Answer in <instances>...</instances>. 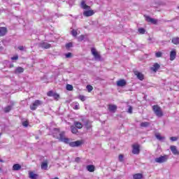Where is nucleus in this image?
Instances as JSON below:
<instances>
[{
    "label": "nucleus",
    "mask_w": 179,
    "mask_h": 179,
    "mask_svg": "<svg viewBox=\"0 0 179 179\" xmlns=\"http://www.w3.org/2000/svg\"><path fill=\"white\" fill-rule=\"evenodd\" d=\"M152 110L155 114V115H157V117H163V111L162 110V108H160V106L155 105L152 106Z\"/></svg>",
    "instance_id": "f257e3e1"
},
{
    "label": "nucleus",
    "mask_w": 179,
    "mask_h": 179,
    "mask_svg": "<svg viewBox=\"0 0 179 179\" xmlns=\"http://www.w3.org/2000/svg\"><path fill=\"white\" fill-rule=\"evenodd\" d=\"M40 106H43V101L38 99L35 100L34 103L30 105V109L32 111L37 110V107H40Z\"/></svg>",
    "instance_id": "f03ea898"
},
{
    "label": "nucleus",
    "mask_w": 179,
    "mask_h": 179,
    "mask_svg": "<svg viewBox=\"0 0 179 179\" xmlns=\"http://www.w3.org/2000/svg\"><path fill=\"white\" fill-rule=\"evenodd\" d=\"M59 139L61 141V142H64V143H69V138H65V132L64 131L59 133Z\"/></svg>",
    "instance_id": "7ed1b4c3"
},
{
    "label": "nucleus",
    "mask_w": 179,
    "mask_h": 179,
    "mask_svg": "<svg viewBox=\"0 0 179 179\" xmlns=\"http://www.w3.org/2000/svg\"><path fill=\"white\" fill-rule=\"evenodd\" d=\"M82 143H83L82 141H76L69 143V145L71 148H79V146L82 145Z\"/></svg>",
    "instance_id": "20e7f679"
},
{
    "label": "nucleus",
    "mask_w": 179,
    "mask_h": 179,
    "mask_svg": "<svg viewBox=\"0 0 179 179\" xmlns=\"http://www.w3.org/2000/svg\"><path fill=\"white\" fill-rule=\"evenodd\" d=\"M132 148H133L132 154L133 155H139V153L141 152V150L139 149L140 148L139 144H134Z\"/></svg>",
    "instance_id": "39448f33"
},
{
    "label": "nucleus",
    "mask_w": 179,
    "mask_h": 179,
    "mask_svg": "<svg viewBox=\"0 0 179 179\" xmlns=\"http://www.w3.org/2000/svg\"><path fill=\"white\" fill-rule=\"evenodd\" d=\"M167 155L165 156H161L159 157L155 158V162L156 163H164L165 162H167Z\"/></svg>",
    "instance_id": "423d86ee"
},
{
    "label": "nucleus",
    "mask_w": 179,
    "mask_h": 179,
    "mask_svg": "<svg viewBox=\"0 0 179 179\" xmlns=\"http://www.w3.org/2000/svg\"><path fill=\"white\" fill-rule=\"evenodd\" d=\"M91 52H92V55H94V57L95 58V59H96V61H100V58H101L100 55L97 52L96 49L92 48Z\"/></svg>",
    "instance_id": "0eeeda50"
},
{
    "label": "nucleus",
    "mask_w": 179,
    "mask_h": 179,
    "mask_svg": "<svg viewBox=\"0 0 179 179\" xmlns=\"http://www.w3.org/2000/svg\"><path fill=\"white\" fill-rule=\"evenodd\" d=\"M134 75L139 79V80H143V79H145L143 74L138 71H134Z\"/></svg>",
    "instance_id": "6e6552de"
},
{
    "label": "nucleus",
    "mask_w": 179,
    "mask_h": 179,
    "mask_svg": "<svg viewBox=\"0 0 179 179\" xmlns=\"http://www.w3.org/2000/svg\"><path fill=\"white\" fill-rule=\"evenodd\" d=\"M170 149H171V152H172L173 155H179V151L177 149V146L171 145Z\"/></svg>",
    "instance_id": "1a4fd4ad"
},
{
    "label": "nucleus",
    "mask_w": 179,
    "mask_h": 179,
    "mask_svg": "<svg viewBox=\"0 0 179 179\" xmlns=\"http://www.w3.org/2000/svg\"><path fill=\"white\" fill-rule=\"evenodd\" d=\"M127 85V81L125 80H120L117 81V86L119 87H124V86H126Z\"/></svg>",
    "instance_id": "9d476101"
},
{
    "label": "nucleus",
    "mask_w": 179,
    "mask_h": 179,
    "mask_svg": "<svg viewBox=\"0 0 179 179\" xmlns=\"http://www.w3.org/2000/svg\"><path fill=\"white\" fill-rule=\"evenodd\" d=\"M94 15V12L92 10H85L83 12V15L89 17V16H93Z\"/></svg>",
    "instance_id": "9b49d317"
},
{
    "label": "nucleus",
    "mask_w": 179,
    "mask_h": 179,
    "mask_svg": "<svg viewBox=\"0 0 179 179\" xmlns=\"http://www.w3.org/2000/svg\"><path fill=\"white\" fill-rule=\"evenodd\" d=\"M159 69H160V64L157 63H155L153 66L151 67V71H153V72H157Z\"/></svg>",
    "instance_id": "f8f14e48"
},
{
    "label": "nucleus",
    "mask_w": 179,
    "mask_h": 179,
    "mask_svg": "<svg viewBox=\"0 0 179 179\" xmlns=\"http://www.w3.org/2000/svg\"><path fill=\"white\" fill-rule=\"evenodd\" d=\"M145 20L148 22L149 23H152V24H156L157 23V21L155 20L154 18H152L149 16L145 17Z\"/></svg>",
    "instance_id": "ddd939ff"
},
{
    "label": "nucleus",
    "mask_w": 179,
    "mask_h": 179,
    "mask_svg": "<svg viewBox=\"0 0 179 179\" xmlns=\"http://www.w3.org/2000/svg\"><path fill=\"white\" fill-rule=\"evenodd\" d=\"M6 33H8L6 27H0V37H3Z\"/></svg>",
    "instance_id": "4468645a"
},
{
    "label": "nucleus",
    "mask_w": 179,
    "mask_h": 179,
    "mask_svg": "<svg viewBox=\"0 0 179 179\" xmlns=\"http://www.w3.org/2000/svg\"><path fill=\"white\" fill-rule=\"evenodd\" d=\"M40 47H41V48H45L47 50L48 48H51V44L43 42L42 43H40Z\"/></svg>",
    "instance_id": "2eb2a0df"
},
{
    "label": "nucleus",
    "mask_w": 179,
    "mask_h": 179,
    "mask_svg": "<svg viewBox=\"0 0 179 179\" xmlns=\"http://www.w3.org/2000/svg\"><path fill=\"white\" fill-rule=\"evenodd\" d=\"M42 170H48V161H44L41 165Z\"/></svg>",
    "instance_id": "dca6fc26"
},
{
    "label": "nucleus",
    "mask_w": 179,
    "mask_h": 179,
    "mask_svg": "<svg viewBox=\"0 0 179 179\" xmlns=\"http://www.w3.org/2000/svg\"><path fill=\"white\" fill-rule=\"evenodd\" d=\"M176 57H177V52L174 50L171 51L170 61H174V59H176Z\"/></svg>",
    "instance_id": "f3484780"
},
{
    "label": "nucleus",
    "mask_w": 179,
    "mask_h": 179,
    "mask_svg": "<svg viewBox=\"0 0 179 179\" xmlns=\"http://www.w3.org/2000/svg\"><path fill=\"white\" fill-rule=\"evenodd\" d=\"M108 110L110 113H115L117 111V106L110 104L108 106Z\"/></svg>",
    "instance_id": "a211bd4d"
},
{
    "label": "nucleus",
    "mask_w": 179,
    "mask_h": 179,
    "mask_svg": "<svg viewBox=\"0 0 179 179\" xmlns=\"http://www.w3.org/2000/svg\"><path fill=\"white\" fill-rule=\"evenodd\" d=\"M155 137L158 141H160L161 142H163V141L166 139V137L162 136L160 133L155 134Z\"/></svg>",
    "instance_id": "6ab92c4d"
},
{
    "label": "nucleus",
    "mask_w": 179,
    "mask_h": 179,
    "mask_svg": "<svg viewBox=\"0 0 179 179\" xmlns=\"http://www.w3.org/2000/svg\"><path fill=\"white\" fill-rule=\"evenodd\" d=\"M149 125H150V123L149 122H143L141 123L140 127L141 128H148Z\"/></svg>",
    "instance_id": "aec40b11"
},
{
    "label": "nucleus",
    "mask_w": 179,
    "mask_h": 179,
    "mask_svg": "<svg viewBox=\"0 0 179 179\" xmlns=\"http://www.w3.org/2000/svg\"><path fill=\"white\" fill-rule=\"evenodd\" d=\"M171 43L175 44V45H178L179 44V37H174L172 38Z\"/></svg>",
    "instance_id": "412c9836"
},
{
    "label": "nucleus",
    "mask_w": 179,
    "mask_h": 179,
    "mask_svg": "<svg viewBox=\"0 0 179 179\" xmlns=\"http://www.w3.org/2000/svg\"><path fill=\"white\" fill-rule=\"evenodd\" d=\"M23 72H24V69H23L22 67H17L15 70V73H23Z\"/></svg>",
    "instance_id": "4be33fe9"
},
{
    "label": "nucleus",
    "mask_w": 179,
    "mask_h": 179,
    "mask_svg": "<svg viewBox=\"0 0 179 179\" xmlns=\"http://www.w3.org/2000/svg\"><path fill=\"white\" fill-rule=\"evenodd\" d=\"M81 8L83 9H90V6H87L85 1H81Z\"/></svg>",
    "instance_id": "5701e85b"
},
{
    "label": "nucleus",
    "mask_w": 179,
    "mask_h": 179,
    "mask_svg": "<svg viewBox=\"0 0 179 179\" xmlns=\"http://www.w3.org/2000/svg\"><path fill=\"white\" fill-rule=\"evenodd\" d=\"M74 125L78 129H82L83 128V124L80 123V122H74Z\"/></svg>",
    "instance_id": "b1692460"
},
{
    "label": "nucleus",
    "mask_w": 179,
    "mask_h": 179,
    "mask_svg": "<svg viewBox=\"0 0 179 179\" xmlns=\"http://www.w3.org/2000/svg\"><path fill=\"white\" fill-rule=\"evenodd\" d=\"M22 169V166L19 164H15L13 166V170L17 171Z\"/></svg>",
    "instance_id": "393cba45"
},
{
    "label": "nucleus",
    "mask_w": 179,
    "mask_h": 179,
    "mask_svg": "<svg viewBox=\"0 0 179 179\" xmlns=\"http://www.w3.org/2000/svg\"><path fill=\"white\" fill-rule=\"evenodd\" d=\"M14 103H13L11 105L6 106V108H4V111L6 113H9V111H10V110H12V108L13 107Z\"/></svg>",
    "instance_id": "a878e982"
},
{
    "label": "nucleus",
    "mask_w": 179,
    "mask_h": 179,
    "mask_svg": "<svg viewBox=\"0 0 179 179\" xmlns=\"http://www.w3.org/2000/svg\"><path fill=\"white\" fill-rule=\"evenodd\" d=\"M87 170L90 171V173H93V171H94V166L93 165H88L87 166Z\"/></svg>",
    "instance_id": "bb28decb"
},
{
    "label": "nucleus",
    "mask_w": 179,
    "mask_h": 179,
    "mask_svg": "<svg viewBox=\"0 0 179 179\" xmlns=\"http://www.w3.org/2000/svg\"><path fill=\"white\" fill-rule=\"evenodd\" d=\"M37 174L33 173V172H29V178L31 179H37Z\"/></svg>",
    "instance_id": "cd10ccee"
},
{
    "label": "nucleus",
    "mask_w": 179,
    "mask_h": 179,
    "mask_svg": "<svg viewBox=\"0 0 179 179\" xmlns=\"http://www.w3.org/2000/svg\"><path fill=\"white\" fill-rule=\"evenodd\" d=\"M142 173H136L133 176L134 179H142Z\"/></svg>",
    "instance_id": "c85d7f7f"
},
{
    "label": "nucleus",
    "mask_w": 179,
    "mask_h": 179,
    "mask_svg": "<svg viewBox=\"0 0 179 179\" xmlns=\"http://www.w3.org/2000/svg\"><path fill=\"white\" fill-rule=\"evenodd\" d=\"M72 134H78V128L75 126L71 127Z\"/></svg>",
    "instance_id": "c756f323"
},
{
    "label": "nucleus",
    "mask_w": 179,
    "mask_h": 179,
    "mask_svg": "<svg viewBox=\"0 0 179 179\" xmlns=\"http://www.w3.org/2000/svg\"><path fill=\"white\" fill-rule=\"evenodd\" d=\"M71 34L73 36V37H76V36H78V30L72 29L71 31Z\"/></svg>",
    "instance_id": "7c9ffc66"
},
{
    "label": "nucleus",
    "mask_w": 179,
    "mask_h": 179,
    "mask_svg": "<svg viewBox=\"0 0 179 179\" xmlns=\"http://www.w3.org/2000/svg\"><path fill=\"white\" fill-rule=\"evenodd\" d=\"M138 31L139 34H145L146 33V30L144 28H138Z\"/></svg>",
    "instance_id": "2f4dec72"
},
{
    "label": "nucleus",
    "mask_w": 179,
    "mask_h": 179,
    "mask_svg": "<svg viewBox=\"0 0 179 179\" xmlns=\"http://www.w3.org/2000/svg\"><path fill=\"white\" fill-rule=\"evenodd\" d=\"M66 90H69L70 92L73 90V86L71 85L68 84L66 87Z\"/></svg>",
    "instance_id": "473e14b6"
},
{
    "label": "nucleus",
    "mask_w": 179,
    "mask_h": 179,
    "mask_svg": "<svg viewBox=\"0 0 179 179\" xmlns=\"http://www.w3.org/2000/svg\"><path fill=\"white\" fill-rule=\"evenodd\" d=\"M78 41H83L85 40V36L84 35H80L78 38Z\"/></svg>",
    "instance_id": "72a5a7b5"
},
{
    "label": "nucleus",
    "mask_w": 179,
    "mask_h": 179,
    "mask_svg": "<svg viewBox=\"0 0 179 179\" xmlns=\"http://www.w3.org/2000/svg\"><path fill=\"white\" fill-rule=\"evenodd\" d=\"M72 47H73L72 43H69L66 44V48L67 50H69V48H72Z\"/></svg>",
    "instance_id": "f704fd0d"
},
{
    "label": "nucleus",
    "mask_w": 179,
    "mask_h": 179,
    "mask_svg": "<svg viewBox=\"0 0 179 179\" xmlns=\"http://www.w3.org/2000/svg\"><path fill=\"white\" fill-rule=\"evenodd\" d=\"M22 125L23 127H24L25 128H27V127H29V122L27 121H24L22 122Z\"/></svg>",
    "instance_id": "c9c22d12"
},
{
    "label": "nucleus",
    "mask_w": 179,
    "mask_h": 179,
    "mask_svg": "<svg viewBox=\"0 0 179 179\" xmlns=\"http://www.w3.org/2000/svg\"><path fill=\"white\" fill-rule=\"evenodd\" d=\"M87 89L88 92H92V90H93V87L92 85H87Z\"/></svg>",
    "instance_id": "e433bc0d"
},
{
    "label": "nucleus",
    "mask_w": 179,
    "mask_h": 179,
    "mask_svg": "<svg viewBox=\"0 0 179 179\" xmlns=\"http://www.w3.org/2000/svg\"><path fill=\"white\" fill-rule=\"evenodd\" d=\"M155 57H157V58H160V57H162V52H156Z\"/></svg>",
    "instance_id": "4c0bfd02"
},
{
    "label": "nucleus",
    "mask_w": 179,
    "mask_h": 179,
    "mask_svg": "<svg viewBox=\"0 0 179 179\" xmlns=\"http://www.w3.org/2000/svg\"><path fill=\"white\" fill-rule=\"evenodd\" d=\"M53 97H54L55 100H58V99H59V94H54Z\"/></svg>",
    "instance_id": "58836bf2"
},
{
    "label": "nucleus",
    "mask_w": 179,
    "mask_h": 179,
    "mask_svg": "<svg viewBox=\"0 0 179 179\" xmlns=\"http://www.w3.org/2000/svg\"><path fill=\"white\" fill-rule=\"evenodd\" d=\"M48 96L49 97H52V96H54V92H52V91H49L48 93H47Z\"/></svg>",
    "instance_id": "ea45409f"
},
{
    "label": "nucleus",
    "mask_w": 179,
    "mask_h": 179,
    "mask_svg": "<svg viewBox=\"0 0 179 179\" xmlns=\"http://www.w3.org/2000/svg\"><path fill=\"white\" fill-rule=\"evenodd\" d=\"M170 139L172 142H176V141H178V138L174 136V137H171Z\"/></svg>",
    "instance_id": "a19ab883"
},
{
    "label": "nucleus",
    "mask_w": 179,
    "mask_h": 179,
    "mask_svg": "<svg viewBox=\"0 0 179 179\" xmlns=\"http://www.w3.org/2000/svg\"><path fill=\"white\" fill-rule=\"evenodd\" d=\"M119 162H124V155H119Z\"/></svg>",
    "instance_id": "79ce46f5"
},
{
    "label": "nucleus",
    "mask_w": 179,
    "mask_h": 179,
    "mask_svg": "<svg viewBox=\"0 0 179 179\" xmlns=\"http://www.w3.org/2000/svg\"><path fill=\"white\" fill-rule=\"evenodd\" d=\"M11 59H12L13 61H17V59H19V56L15 55V56L11 57Z\"/></svg>",
    "instance_id": "37998d69"
},
{
    "label": "nucleus",
    "mask_w": 179,
    "mask_h": 179,
    "mask_svg": "<svg viewBox=\"0 0 179 179\" xmlns=\"http://www.w3.org/2000/svg\"><path fill=\"white\" fill-rule=\"evenodd\" d=\"M132 110H133L132 106H129L128 113L129 114H132Z\"/></svg>",
    "instance_id": "c03bdc74"
},
{
    "label": "nucleus",
    "mask_w": 179,
    "mask_h": 179,
    "mask_svg": "<svg viewBox=\"0 0 179 179\" xmlns=\"http://www.w3.org/2000/svg\"><path fill=\"white\" fill-rule=\"evenodd\" d=\"M71 57H72V53L69 52L66 54V58H71Z\"/></svg>",
    "instance_id": "a18cd8bd"
},
{
    "label": "nucleus",
    "mask_w": 179,
    "mask_h": 179,
    "mask_svg": "<svg viewBox=\"0 0 179 179\" xmlns=\"http://www.w3.org/2000/svg\"><path fill=\"white\" fill-rule=\"evenodd\" d=\"M86 129H90V128H92V124H85Z\"/></svg>",
    "instance_id": "49530a36"
},
{
    "label": "nucleus",
    "mask_w": 179,
    "mask_h": 179,
    "mask_svg": "<svg viewBox=\"0 0 179 179\" xmlns=\"http://www.w3.org/2000/svg\"><path fill=\"white\" fill-rule=\"evenodd\" d=\"M80 99L82 101H85V100H86V98L85 97V96H80Z\"/></svg>",
    "instance_id": "de8ad7c7"
},
{
    "label": "nucleus",
    "mask_w": 179,
    "mask_h": 179,
    "mask_svg": "<svg viewBox=\"0 0 179 179\" xmlns=\"http://www.w3.org/2000/svg\"><path fill=\"white\" fill-rule=\"evenodd\" d=\"M73 109H74V110H79V103H78L77 105H76V106L73 107Z\"/></svg>",
    "instance_id": "09e8293b"
},
{
    "label": "nucleus",
    "mask_w": 179,
    "mask_h": 179,
    "mask_svg": "<svg viewBox=\"0 0 179 179\" xmlns=\"http://www.w3.org/2000/svg\"><path fill=\"white\" fill-rule=\"evenodd\" d=\"M75 162H76V163H79L80 162V157H76L75 159Z\"/></svg>",
    "instance_id": "8fccbe9b"
},
{
    "label": "nucleus",
    "mask_w": 179,
    "mask_h": 179,
    "mask_svg": "<svg viewBox=\"0 0 179 179\" xmlns=\"http://www.w3.org/2000/svg\"><path fill=\"white\" fill-rule=\"evenodd\" d=\"M18 50H20V51H23V50H24L23 46H19Z\"/></svg>",
    "instance_id": "3c124183"
},
{
    "label": "nucleus",
    "mask_w": 179,
    "mask_h": 179,
    "mask_svg": "<svg viewBox=\"0 0 179 179\" xmlns=\"http://www.w3.org/2000/svg\"><path fill=\"white\" fill-rule=\"evenodd\" d=\"M55 131H57V132H59V129H55Z\"/></svg>",
    "instance_id": "603ef678"
},
{
    "label": "nucleus",
    "mask_w": 179,
    "mask_h": 179,
    "mask_svg": "<svg viewBox=\"0 0 179 179\" xmlns=\"http://www.w3.org/2000/svg\"><path fill=\"white\" fill-rule=\"evenodd\" d=\"M0 163H3V160L0 159Z\"/></svg>",
    "instance_id": "864d4df0"
},
{
    "label": "nucleus",
    "mask_w": 179,
    "mask_h": 179,
    "mask_svg": "<svg viewBox=\"0 0 179 179\" xmlns=\"http://www.w3.org/2000/svg\"><path fill=\"white\" fill-rule=\"evenodd\" d=\"M0 171H1V168H0Z\"/></svg>",
    "instance_id": "5fc2aeb1"
}]
</instances>
